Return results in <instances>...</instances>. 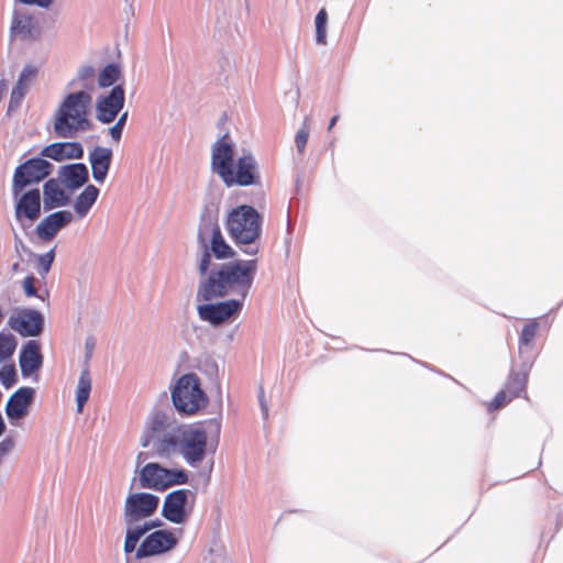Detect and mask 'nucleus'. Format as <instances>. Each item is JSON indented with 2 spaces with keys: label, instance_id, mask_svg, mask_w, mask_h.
I'll use <instances>...</instances> for the list:
<instances>
[{
  "label": "nucleus",
  "instance_id": "obj_14",
  "mask_svg": "<svg viewBox=\"0 0 563 563\" xmlns=\"http://www.w3.org/2000/svg\"><path fill=\"white\" fill-rule=\"evenodd\" d=\"M43 316L34 309H16L11 313L8 325L22 336H36L43 330Z\"/></svg>",
  "mask_w": 563,
  "mask_h": 563
},
{
  "label": "nucleus",
  "instance_id": "obj_11",
  "mask_svg": "<svg viewBox=\"0 0 563 563\" xmlns=\"http://www.w3.org/2000/svg\"><path fill=\"white\" fill-rule=\"evenodd\" d=\"M207 439V432L201 427H191L181 432L178 446L191 466H197L205 459Z\"/></svg>",
  "mask_w": 563,
  "mask_h": 563
},
{
  "label": "nucleus",
  "instance_id": "obj_43",
  "mask_svg": "<svg viewBox=\"0 0 563 563\" xmlns=\"http://www.w3.org/2000/svg\"><path fill=\"white\" fill-rule=\"evenodd\" d=\"M14 445H15V442L13 440V438L11 437H8V438H4L1 442H0V463L2 462V460L9 454L12 452V450L14 449Z\"/></svg>",
  "mask_w": 563,
  "mask_h": 563
},
{
  "label": "nucleus",
  "instance_id": "obj_19",
  "mask_svg": "<svg viewBox=\"0 0 563 563\" xmlns=\"http://www.w3.org/2000/svg\"><path fill=\"white\" fill-rule=\"evenodd\" d=\"M73 221V213L67 210L56 211L45 217L37 225L36 233L40 239L51 241L57 232Z\"/></svg>",
  "mask_w": 563,
  "mask_h": 563
},
{
  "label": "nucleus",
  "instance_id": "obj_39",
  "mask_svg": "<svg viewBox=\"0 0 563 563\" xmlns=\"http://www.w3.org/2000/svg\"><path fill=\"white\" fill-rule=\"evenodd\" d=\"M95 69L91 66H84L78 73V79L82 81L84 88L92 87Z\"/></svg>",
  "mask_w": 563,
  "mask_h": 563
},
{
  "label": "nucleus",
  "instance_id": "obj_24",
  "mask_svg": "<svg viewBox=\"0 0 563 563\" xmlns=\"http://www.w3.org/2000/svg\"><path fill=\"white\" fill-rule=\"evenodd\" d=\"M530 366H523L522 368L515 371L512 369L507 378L504 389L515 399L520 397L522 394L527 397L526 388L529 378Z\"/></svg>",
  "mask_w": 563,
  "mask_h": 563
},
{
  "label": "nucleus",
  "instance_id": "obj_35",
  "mask_svg": "<svg viewBox=\"0 0 563 563\" xmlns=\"http://www.w3.org/2000/svg\"><path fill=\"white\" fill-rule=\"evenodd\" d=\"M64 148H65V143L64 142L52 143V144L45 146L41 151V155L43 157L52 158V159H54L56 162H62V161L65 159Z\"/></svg>",
  "mask_w": 563,
  "mask_h": 563
},
{
  "label": "nucleus",
  "instance_id": "obj_37",
  "mask_svg": "<svg viewBox=\"0 0 563 563\" xmlns=\"http://www.w3.org/2000/svg\"><path fill=\"white\" fill-rule=\"evenodd\" d=\"M55 253L54 250L48 251L45 254H42L37 257V264H38V274L41 276H45L54 262Z\"/></svg>",
  "mask_w": 563,
  "mask_h": 563
},
{
  "label": "nucleus",
  "instance_id": "obj_32",
  "mask_svg": "<svg viewBox=\"0 0 563 563\" xmlns=\"http://www.w3.org/2000/svg\"><path fill=\"white\" fill-rule=\"evenodd\" d=\"M16 349V340L11 333L0 332V360L10 358Z\"/></svg>",
  "mask_w": 563,
  "mask_h": 563
},
{
  "label": "nucleus",
  "instance_id": "obj_26",
  "mask_svg": "<svg viewBox=\"0 0 563 563\" xmlns=\"http://www.w3.org/2000/svg\"><path fill=\"white\" fill-rule=\"evenodd\" d=\"M99 189L93 185H88L86 188L78 195L74 202V211L79 219L85 218L90 211L91 207L95 205L99 197Z\"/></svg>",
  "mask_w": 563,
  "mask_h": 563
},
{
  "label": "nucleus",
  "instance_id": "obj_45",
  "mask_svg": "<svg viewBox=\"0 0 563 563\" xmlns=\"http://www.w3.org/2000/svg\"><path fill=\"white\" fill-rule=\"evenodd\" d=\"M258 399H260L262 412H263L264 417L266 418L268 416V405L266 402L263 388L260 389Z\"/></svg>",
  "mask_w": 563,
  "mask_h": 563
},
{
  "label": "nucleus",
  "instance_id": "obj_34",
  "mask_svg": "<svg viewBox=\"0 0 563 563\" xmlns=\"http://www.w3.org/2000/svg\"><path fill=\"white\" fill-rule=\"evenodd\" d=\"M309 134H310V120H309V118H306L303 120L301 128L297 131L296 136H295V143H296V147H297V151L299 154H303L307 143H308Z\"/></svg>",
  "mask_w": 563,
  "mask_h": 563
},
{
  "label": "nucleus",
  "instance_id": "obj_30",
  "mask_svg": "<svg viewBox=\"0 0 563 563\" xmlns=\"http://www.w3.org/2000/svg\"><path fill=\"white\" fill-rule=\"evenodd\" d=\"M178 441L172 435H166L162 439H158L154 443L155 454L159 457H168L172 453H174L178 448Z\"/></svg>",
  "mask_w": 563,
  "mask_h": 563
},
{
  "label": "nucleus",
  "instance_id": "obj_18",
  "mask_svg": "<svg viewBox=\"0 0 563 563\" xmlns=\"http://www.w3.org/2000/svg\"><path fill=\"white\" fill-rule=\"evenodd\" d=\"M35 390L32 387L19 388L8 400L5 413L11 420H20L29 413L34 400Z\"/></svg>",
  "mask_w": 563,
  "mask_h": 563
},
{
  "label": "nucleus",
  "instance_id": "obj_4",
  "mask_svg": "<svg viewBox=\"0 0 563 563\" xmlns=\"http://www.w3.org/2000/svg\"><path fill=\"white\" fill-rule=\"evenodd\" d=\"M225 227L231 239L238 244L249 247L243 250L246 254H256L258 246L255 242L261 236L262 217L255 208L242 205L234 208L227 218Z\"/></svg>",
  "mask_w": 563,
  "mask_h": 563
},
{
  "label": "nucleus",
  "instance_id": "obj_8",
  "mask_svg": "<svg viewBox=\"0 0 563 563\" xmlns=\"http://www.w3.org/2000/svg\"><path fill=\"white\" fill-rule=\"evenodd\" d=\"M196 503V494L187 488L168 493L164 499L162 515L176 525L187 521L191 516Z\"/></svg>",
  "mask_w": 563,
  "mask_h": 563
},
{
  "label": "nucleus",
  "instance_id": "obj_27",
  "mask_svg": "<svg viewBox=\"0 0 563 563\" xmlns=\"http://www.w3.org/2000/svg\"><path fill=\"white\" fill-rule=\"evenodd\" d=\"M91 390V377L88 366L81 371L76 390L77 412L81 413Z\"/></svg>",
  "mask_w": 563,
  "mask_h": 563
},
{
  "label": "nucleus",
  "instance_id": "obj_50",
  "mask_svg": "<svg viewBox=\"0 0 563 563\" xmlns=\"http://www.w3.org/2000/svg\"><path fill=\"white\" fill-rule=\"evenodd\" d=\"M3 317H4V314H3V310H2V307L0 306V323H1V322H2V320H3Z\"/></svg>",
  "mask_w": 563,
  "mask_h": 563
},
{
  "label": "nucleus",
  "instance_id": "obj_44",
  "mask_svg": "<svg viewBox=\"0 0 563 563\" xmlns=\"http://www.w3.org/2000/svg\"><path fill=\"white\" fill-rule=\"evenodd\" d=\"M203 255L200 260V263H199V273L200 275H205L210 266V263H211V252H209L208 250H203Z\"/></svg>",
  "mask_w": 563,
  "mask_h": 563
},
{
  "label": "nucleus",
  "instance_id": "obj_3",
  "mask_svg": "<svg viewBox=\"0 0 563 563\" xmlns=\"http://www.w3.org/2000/svg\"><path fill=\"white\" fill-rule=\"evenodd\" d=\"M91 96L86 91L69 93L54 115V132L58 137L70 139L90 129Z\"/></svg>",
  "mask_w": 563,
  "mask_h": 563
},
{
  "label": "nucleus",
  "instance_id": "obj_9",
  "mask_svg": "<svg viewBox=\"0 0 563 563\" xmlns=\"http://www.w3.org/2000/svg\"><path fill=\"white\" fill-rule=\"evenodd\" d=\"M53 164L42 157L30 158L20 164L13 173L12 189L15 194L26 187L38 184L53 172Z\"/></svg>",
  "mask_w": 563,
  "mask_h": 563
},
{
  "label": "nucleus",
  "instance_id": "obj_40",
  "mask_svg": "<svg viewBox=\"0 0 563 563\" xmlns=\"http://www.w3.org/2000/svg\"><path fill=\"white\" fill-rule=\"evenodd\" d=\"M15 380V369L13 366H3L0 369V382L5 386L10 387Z\"/></svg>",
  "mask_w": 563,
  "mask_h": 563
},
{
  "label": "nucleus",
  "instance_id": "obj_7",
  "mask_svg": "<svg viewBox=\"0 0 563 563\" xmlns=\"http://www.w3.org/2000/svg\"><path fill=\"white\" fill-rule=\"evenodd\" d=\"M188 482V475L184 470H168L157 463H147L140 471V486L154 490H165L173 485H181Z\"/></svg>",
  "mask_w": 563,
  "mask_h": 563
},
{
  "label": "nucleus",
  "instance_id": "obj_20",
  "mask_svg": "<svg viewBox=\"0 0 563 563\" xmlns=\"http://www.w3.org/2000/svg\"><path fill=\"white\" fill-rule=\"evenodd\" d=\"M20 368L24 377H29L37 372L43 364V355L36 341H27L20 352Z\"/></svg>",
  "mask_w": 563,
  "mask_h": 563
},
{
  "label": "nucleus",
  "instance_id": "obj_29",
  "mask_svg": "<svg viewBox=\"0 0 563 563\" xmlns=\"http://www.w3.org/2000/svg\"><path fill=\"white\" fill-rule=\"evenodd\" d=\"M539 328H540V323H539L538 319H530L525 323V325L521 330L520 336H519L520 352L522 351L523 346H529L533 342V340L539 331Z\"/></svg>",
  "mask_w": 563,
  "mask_h": 563
},
{
  "label": "nucleus",
  "instance_id": "obj_41",
  "mask_svg": "<svg viewBox=\"0 0 563 563\" xmlns=\"http://www.w3.org/2000/svg\"><path fill=\"white\" fill-rule=\"evenodd\" d=\"M126 118H128V112H124L119 118L117 123L112 128H110V130H109L110 131V135H111V137L113 140L119 141L121 139L122 130H123V126L125 124Z\"/></svg>",
  "mask_w": 563,
  "mask_h": 563
},
{
  "label": "nucleus",
  "instance_id": "obj_36",
  "mask_svg": "<svg viewBox=\"0 0 563 563\" xmlns=\"http://www.w3.org/2000/svg\"><path fill=\"white\" fill-rule=\"evenodd\" d=\"M514 398L504 388L499 390L487 405L489 411H495L507 406Z\"/></svg>",
  "mask_w": 563,
  "mask_h": 563
},
{
  "label": "nucleus",
  "instance_id": "obj_17",
  "mask_svg": "<svg viewBox=\"0 0 563 563\" xmlns=\"http://www.w3.org/2000/svg\"><path fill=\"white\" fill-rule=\"evenodd\" d=\"M124 104V89L115 86L108 96L101 97L97 103V119L103 123L112 122Z\"/></svg>",
  "mask_w": 563,
  "mask_h": 563
},
{
  "label": "nucleus",
  "instance_id": "obj_2",
  "mask_svg": "<svg viewBox=\"0 0 563 563\" xmlns=\"http://www.w3.org/2000/svg\"><path fill=\"white\" fill-rule=\"evenodd\" d=\"M227 135L212 146L211 166L213 172L228 186H251L260 183L258 166L252 154H244L233 162L232 144L225 141Z\"/></svg>",
  "mask_w": 563,
  "mask_h": 563
},
{
  "label": "nucleus",
  "instance_id": "obj_38",
  "mask_svg": "<svg viewBox=\"0 0 563 563\" xmlns=\"http://www.w3.org/2000/svg\"><path fill=\"white\" fill-rule=\"evenodd\" d=\"M65 143V159L81 158L84 156V148L78 142H64Z\"/></svg>",
  "mask_w": 563,
  "mask_h": 563
},
{
  "label": "nucleus",
  "instance_id": "obj_10",
  "mask_svg": "<svg viewBox=\"0 0 563 563\" xmlns=\"http://www.w3.org/2000/svg\"><path fill=\"white\" fill-rule=\"evenodd\" d=\"M42 36V18L27 10H14L11 24V40L33 43Z\"/></svg>",
  "mask_w": 563,
  "mask_h": 563
},
{
  "label": "nucleus",
  "instance_id": "obj_12",
  "mask_svg": "<svg viewBox=\"0 0 563 563\" xmlns=\"http://www.w3.org/2000/svg\"><path fill=\"white\" fill-rule=\"evenodd\" d=\"M159 505V498L150 493L130 494L124 504V518L128 525L151 517Z\"/></svg>",
  "mask_w": 563,
  "mask_h": 563
},
{
  "label": "nucleus",
  "instance_id": "obj_25",
  "mask_svg": "<svg viewBox=\"0 0 563 563\" xmlns=\"http://www.w3.org/2000/svg\"><path fill=\"white\" fill-rule=\"evenodd\" d=\"M60 177L68 189L75 190L87 183L88 169L81 163L71 164L63 168Z\"/></svg>",
  "mask_w": 563,
  "mask_h": 563
},
{
  "label": "nucleus",
  "instance_id": "obj_46",
  "mask_svg": "<svg viewBox=\"0 0 563 563\" xmlns=\"http://www.w3.org/2000/svg\"><path fill=\"white\" fill-rule=\"evenodd\" d=\"M20 2L24 4H36L42 8H47L53 0H19Z\"/></svg>",
  "mask_w": 563,
  "mask_h": 563
},
{
  "label": "nucleus",
  "instance_id": "obj_23",
  "mask_svg": "<svg viewBox=\"0 0 563 563\" xmlns=\"http://www.w3.org/2000/svg\"><path fill=\"white\" fill-rule=\"evenodd\" d=\"M112 151L97 146L89 154L92 177L98 183H103L110 168Z\"/></svg>",
  "mask_w": 563,
  "mask_h": 563
},
{
  "label": "nucleus",
  "instance_id": "obj_6",
  "mask_svg": "<svg viewBox=\"0 0 563 563\" xmlns=\"http://www.w3.org/2000/svg\"><path fill=\"white\" fill-rule=\"evenodd\" d=\"M198 242L203 250H208L219 260L234 256L232 247L222 235L218 217L211 212L201 216L198 228Z\"/></svg>",
  "mask_w": 563,
  "mask_h": 563
},
{
  "label": "nucleus",
  "instance_id": "obj_42",
  "mask_svg": "<svg viewBox=\"0 0 563 563\" xmlns=\"http://www.w3.org/2000/svg\"><path fill=\"white\" fill-rule=\"evenodd\" d=\"M22 287L26 297H37V289L35 288V277L33 275L26 276L23 279Z\"/></svg>",
  "mask_w": 563,
  "mask_h": 563
},
{
  "label": "nucleus",
  "instance_id": "obj_51",
  "mask_svg": "<svg viewBox=\"0 0 563 563\" xmlns=\"http://www.w3.org/2000/svg\"><path fill=\"white\" fill-rule=\"evenodd\" d=\"M142 445H143V446H147V445H148V440H147V441H145V442H143V443H142Z\"/></svg>",
  "mask_w": 563,
  "mask_h": 563
},
{
  "label": "nucleus",
  "instance_id": "obj_5",
  "mask_svg": "<svg viewBox=\"0 0 563 563\" xmlns=\"http://www.w3.org/2000/svg\"><path fill=\"white\" fill-rule=\"evenodd\" d=\"M172 400L176 409L188 415L196 413L207 406L208 398L200 388L196 374H185L176 383L172 391Z\"/></svg>",
  "mask_w": 563,
  "mask_h": 563
},
{
  "label": "nucleus",
  "instance_id": "obj_49",
  "mask_svg": "<svg viewBox=\"0 0 563 563\" xmlns=\"http://www.w3.org/2000/svg\"><path fill=\"white\" fill-rule=\"evenodd\" d=\"M20 269H21L20 263H14L11 267L12 273H18V272H20Z\"/></svg>",
  "mask_w": 563,
  "mask_h": 563
},
{
  "label": "nucleus",
  "instance_id": "obj_15",
  "mask_svg": "<svg viewBox=\"0 0 563 563\" xmlns=\"http://www.w3.org/2000/svg\"><path fill=\"white\" fill-rule=\"evenodd\" d=\"M241 309L242 301L236 299L218 303H205L197 307L199 318L213 325L228 321L232 316L239 313Z\"/></svg>",
  "mask_w": 563,
  "mask_h": 563
},
{
  "label": "nucleus",
  "instance_id": "obj_13",
  "mask_svg": "<svg viewBox=\"0 0 563 563\" xmlns=\"http://www.w3.org/2000/svg\"><path fill=\"white\" fill-rule=\"evenodd\" d=\"M12 196L15 200L14 216L18 222L22 223L24 220L34 222L41 216V192L38 188L29 190H20L15 194L11 188Z\"/></svg>",
  "mask_w": 563,
  "mask_h": 563
},
{
  "label": "nucleus",
  "instance_id": "obj_47",
  "mask_svg": "<svg viewBox=\"0 0 563 563\" xmlns=\"http://www.w3.org/2000/svg\"><path fill=\"white\" fill-rule=\"evenodd\" d=\"M164 427V420H163V417L161 416H155V418L152 420V430L153 432H156V431H159L162 430Z\"/></svg>",
  "mask_w": 563,
  "mask_h": 563
},
{
  "label": "nucleus",
  "instance_id": "obj_16",
  "mask_svg": "<svg viewBox=\"0 0 563 563\" xmlns=\"http://www.w3.org/2000/svg\"><path fill=\"white\" fill-rule=\"evenodd\" d=\"M177 540L173 532L167 530H157L147 536L136 550V558H147L162 554L173 549Z\"/></svg>",
  "mask_w": 563,
  "mask_h": 563
},
{
  "label": "nucleus",
  "instance_id": "obj_31",
  "mask_svg": "<svg viewBox=\"0 0 563 563\" xmlns=\"http://www.w3.org/2000/svg\"><path fill=\"white\" fill-rule=\"evenodd\" d=\"M120 75L121 70L119 66L115 64H109L99 74L98 84L102 88L109 87L119 79Z\"/></svg>",
  "mask_w": 563,
  "mask_h": 563
},
{
  "label": "nucleus",
  "instance_id": "obj_28",
  "mask_svg": "<svg viewBox=\"0 0 563 563\" xmlns=\"http://www.w3.org/2000/svg\"><path fill=\"white\" fill-rule=\"evenodd\" d=\"M155 526L156 525L154 522H145L143 526H137L134 527L133 529H129L126 531V537L124 541V551L126 553L133 552L140 539Z\"/></svg>",
  "mask_w": 563,
  "mask_h": 563
},
{
  "label": "nucleus",
  "instance_id": "obj_48",
  "mask_svg": "<svg viewBox=\"0 0 563 563\" xmlns=\"http://www.w3.org/2000/svg\"><path fill=\"white\" fill-rule=\"evenodd\" d=\"M338 120H339V115L332 117V119L330 120L329 126H328V131H331L333 129V126L336 124Z\"/></svg>",
  "mask_w": 563,
  "mask_h": 563
},
{
  "label": "nucleus",
  "instance_id": "obj_21",
  "mask_svg": "<svg viewBox=\"0 0 563 563\" xmlns=\"http://www.w3.org/2000/svg\"><path fill=\"white\" fill-rule=\"evenodd\" d=\"M37 75L38 69L36 66L32 64L26 65L22 69L19 79L11 92L9 102L10 110L15 109L20 106V102L22 101L26 91L29 90L30 85L35 81Z\"/></svg>",
  "mask_w": 563,
  "mask_h": 563
},
{
  "label": "nucleus",
  "instance_id": "obj_22",
  "mask_svg": "<svg viewBox=\"0 0 563 563\" xmlns=\"http://www.w3.org/2000/svg\"><path fill=\"white\" fill-rule=\"evenodd\" d=\"M69 201L58 179L51 178L43 186L44 210L48 211L58 207L66 206Z\"/></svg>",
  "mask_w": 563,
  "mask_h": 563
},
{
  "label": "nucleus",
  "instance_id": "obj_33",
  "mask_svg": "<svg viewBox=\"0 0 563 563\" xmlns=\"http://www.w3.org/2000/svg\"><path fill=\"white\" fill-rule=\"evenodd\" d=\"M327 22L328 13L325 9H321L316 15V41L318 44L324 45L327 43Z\"/></svg>",
  "mask_w": 563,
  "mask_h": 563
},
{
  "label": "nucleus",
  "instance_id": "obj_1",
  "mask_svg": "<svg viewBox=\"0 0 563 563\" xmlns=\"http://www.w3.org/2000/svg\"><path fill=\"white\" fill-rule=\"evenodd\" d=\"M256 269V260L224 264L200 283L196 299L210 301L229 294L240 295L244 299L252 287Z\"/></svg>",
  "mask_w": 563,
  "mask_h": 563
}]
</instances>
